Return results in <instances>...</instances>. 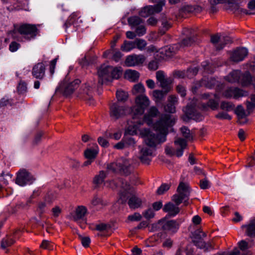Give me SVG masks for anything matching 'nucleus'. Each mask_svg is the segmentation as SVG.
I'll list each match as a JSON object with an SVG mask.
<instances>
[{"instance_id":"obj_1","label":"nucleus","mask_w":255,"mask_h":255,"mask_svg":"<svg viewBox=\"0 0 255 255\" xmlns=\"http://www.w3.org/2000/svg\"><path fill=\"white\" fill-rule=\"evenodd\" d=\"M175 123V119L168 114L162 115L159 120L153 125V128L159 133L155 134L148 129H140L138 128L137 134L139 133L141 137L145 138L144 142L147 146L154 148L157 144L164 142L166 140V135L168 133L169 128L172 127Z\"/></svg>"},{"instance_id":"obj_2","label":"nucleus","mask_w":255,"mask_h":255,"mask_svg":"<svg viewBox=\"0 0 255 255\" xmlns=\"http://www.w3.org/2000/svg\"><path fill=\"white\" fill-rule=\"evenodd\" d=\"M135 105L130 108V111L133 125H129L127 129L128 133L131 135L136 134L138 128L143 124L141 117L145 109L149 106L150 101L147 96L140 94L135 98Z\"/></svg>"},{"instance_id":"obj_3","label":"nucleus","mask_w":255,"mask_h":255,"mask_svg":"<svg viewBox=\"0 0 255 255\" xmlns=\"http://www.w3.org/2000/svg\"><path fill=\"white\" fill-rule=\"evenodd\" d=\"M38 32L36 25L24 23L15 28L11 33V37L18 41H30L35 39Z\"/></svg>"},{"instance_id":"obj_4","label":"nucleus","mask_w":255,"mask_h":255,"mask_svg":"<svg viewBox=\"0 0 255 255\" xmlns=\"http://www.w3.org/2000/svg\"><path fill=\"white\" fill-rule=\"evenodd\" d=\"M107 168L113 172H120L126 175H128L131 172L130 163L128 159L121 157L116 162L108 164Z\"/></svg>"},{"instance_id":"obj_5","label":"nucleus","mask_w":255,"mask_h":255,"mask_svg":"<svg viewBox=\"0 0 255 255\" xmlns=\"http://www.w3.org/2000/svg\"><path fill=\"white\" fill-rule=\"evenodd\" d=\"M177 193L174 194L172 197V200L179 205L182 202L185 206L188 204V200L190 195V189L188 184L181 182L177 189Z\"/></svg>"},{"instance_id":"obj_6","label":"nucleus","mask_w":255,"mask_h":255,"mask_svg":"<svg viewBox=\"0 0 255 255\" xmlns=\"http://www.w3.org/2000/svg\"><path fill=\"white\" fill-rule=\"evenodd\" d=\"M81 81L79 79H75L70 82L68 77L60 83L56 90L62 93L64 96H68L72 94L78 88Z\"/></svg>"},{"instance_id":"obj_7","label":"nucleus","mask_w":255,"mask_h":255,"mask_svg":"<svg viewBox=\"0 0 255 255\" xmlns=\"http://www.w3.org/2000/svg\"><path fill=\"white\" fill-rule=\"evenodd\" d=\"M206 237V234L201 230L196 231L193 235L192 242L194 245L200 249H204L205 252H208L214 249L211 242H205L202 239Z\"/></svg>"},{"instance_id":"obj_8","label":"nucleus","mask_w":255,"mask_h":255,"mask_svg":"<svg viewBox=\"0 0 255 255\" xmlns=\"http://www.w3.org/2000/svg\"><path fill=\"white\" fill-rule=\"evenodd\" d=\"M153 2L157 3L154 6L148 5L143 7L139 12V15L144 17L150 15L160 12L162 9V6L165 4V0H150Z\"/></svg>"},{"instance_id":"obj_9","label":"nucleus","mask_w":255,"mask_h":255,"mask_svg":"<svg viewBox=\"0 0 255 255\" xmlns=\"http://www.w3.org/2000/svg\"><path fill=\"white\" fill-rule=\"evenodd\" d=\"M174 144L176 146H179L180 148H177L176 150L175 151L174 149L169 146H166L165 148V153L170 156H172L176 155L177 157H180L182 155L184 149L187 146L186 141L181 138H178L174 141Z\"/></svg>"},{"instance_id":"obj_10","label":"nucleus","mask_w":255,"mask_h":255,"mask_svg":"<svg viewBox=\"0 0 255 255\" xmlns=\"http://www.w3.org/2000/svg\"><path fill=\"white\" fill-rule=\"evenodd\" d=\"M128 109L119 103H114L110 106V116L112 119L117 120L126 115Z\"/></svg>"},{"instance_id":"obj_11","label":"nucleus","mask_w":255,"mask_h":255,"mask_svg":"<svg viewBox=\"0 0 255 255\" xmlns=\"http://www.w3.org/2000/svg\"><path fill=\"white\" fill-rule=\"evenodd\" d=\"M112 66L102 65L98 70L99 76L98 84L102 85L104 83L111 82L110 72L112 71Z\"/></svg>"},{"instance_id":"obj_12","label":"nucleus","mask_w":255,"mask_h":255,"mask_svg":"<svg viewBox=\"0 0 255 255\" xmlns=\"http://www.w3.org/2000/svg\"><path fill=\"white\" fill-rule=\"evenodd\" d=\"M139 159L142 163L148 165L153 156V149L147 146H139Z\"/></svg>"},{"instance_id":"obj_13","label":"nucleus","mask_w":255,"mask_h":255,"mask_svg":"<svg viewBox=\"0 0 255 255\" xmlns=\"http://www.w3.org/2000/svg\"><path fill=\"white\" fill-rule=\"evenodd\" d=\"M34 179L33 176L25 169L20 170L17 174L15 183L20 186L31 184Z\"/></svg>"},{"instance_id":"obj_14","label":"nucleus","mask_w":255,"mask_h":255,"mask_svg":"<svg viewBox=\"0 0 255 255\" xmlns=\"http://www.w3.org/2000/svg\"><path fill=\"white\" fill-rule=\"evenodd\" d=\"M117 187L121 188L123 191H120V198L122 202H125L127 200V193L130 189V185L122 178H119L114 181Z\"/></svg>"},{"instance_id":"obj_15","label":"nucleus","mask_w":255,"mask_h":255,"mask_svg":"<svg viewBox=\"0 0 255 255\" xmlns=\"http://www.w3.org/2000/svg\"><path fill=\"white\" fill-rule=\"evenodd\" d=\"M156 78L160 83L161 87L166 90V93H168L171 90V80L166 77L164 73L162 71L156 72Z\"/></svg>"},{"instance_id":"obj_16","label":"nucleus","mask_w":255,"mask_h":255,"mask_svg":"<svg viewBox=\"0 0 255 255\" xmlns=\"http://www.w3.org/2000/svg\"><path fill=\"white\" fill-rule=\"evenodd\" d=\"M46 68L42 62L36 64L32 68V75L35 79L42 80L45 76Z\"/></svg>"},{"instance_id":"obj_17","label":"nucleus","mask_w":255,"mask_h":255,"mask_svg":"<svg viewBox=\"0 0 255 255\" xmlns=\"http://www.w3.org/2000/svg\"><path fill=\"white\" fill-rule=\"evenodd\" d=\"M244 0H221V2H225V8L230 10L234 13H241V10L244 8L240 7L239 4Z\"/></svg>"},{"instance_id":"obj_18","label":"nucleus","mask_w":255,"mask_h":255,"mask_svg":"<svg viewBox=\"0 0 255 255\" xmlns=\"http://www.w3.org/2000/svg\"><path fill=\"white\" fill-rule=\"evenodd\" d=\"M145 61V57L142 55H132L128 56L125 61L127 66L131 67L142 64Z\"/></svg>"},{"instance_id":"obj_19","label":"nucleus","mask_w":255,"mask_h":255,"mask_svg":"<svg viewBox=\"0 0 255 255\" xmlns=\"http://www.w3.org/2000/svg\"><path fill=\"white\" fill-rule=\"evenodd\" d=\"M159 112L155 107H151L148 110L147 113L144 116L142 115L141 119L143 120V123H146L148 126H151L153 124V118L156 117Z\"/></svg>"},{"instance_id":"obj_20","label":"nucleus","mask_w":255,"mask_h":255,"mask_svg":"<svg viewBox=\"0 0 255 255\" xmlns=\"http://www.w3.org/2000/svg\"><path fill=\"white\" fill-rule=\"evenodd\" d=\"M183 34L187 36V38H184L181 42V44L183 46H190L195 40V35L194 31L192 29L185 28L183 30Z\"/></svg>"},{"instance_id":"obj_21","label":"nucleus","mask_w":255,"mask_h":255,"mask_svg":"<svg viewBox=\"0 0 255 255\" xmlns=\"http://www.w3.org/2000/svg\"><path fill=\"white\" fill-rule=\"evenodd\" d=\"M81 92L79 97L82 98L85 100L89 101V104L92 105L94 104V100L93 99L92 93V88L89 85L85 84L81 89Z\"/></svg>"},{"instance_id":"obj_22","label":"nucleus","mask_w":255,"mask_h":255,"mask_svg":"<svg viewBox=\"0 0 255 255\" xmlns=\"http://www.w3.org/2000/svg\"><path fill=\"white\" fill-rule=\"evenodd\" d=\"M80 17L81 16L79 12H74L72 13L69 17L67 21L65 23L64 26L65 29H67V28L72 24L74 25L75 27L79 26V24L82 22V20L80 19Z\"/></svg>"},{"instance_id":"obj_23","label":"nucleus","mask_w":255,"mask_h":255,"mask_svg":"<svg viewBox=\"0 0 255 255\" xmlns=\"http://www.w3.org/2000/svg\"><path fill=\"white\" fill-rule=\"evenodd\" d=\"M248 53V52L246 48H238L232 53L231 58L234 62L241 61L247 56Z\"/></svg>"},{"instance_id":"obj_24","label":"nucleus","mask_w":255,"mask_h":255,"mask_svg":"<svg viewBox=\"0 0 255 255\" xmlns=\"http://www.w3.org/2000/svg\"><path fill=\"white\" fill-rule=\"evenodd\" d=\"M185 114L187 118L193 119L196 121H201L202 120V116L198 114L195 108L191 106H187L184 110Z\"/></svg>"},{"instance_id":"obj_25","label":"nucleus","mask_w":255,"mask_h":255,"mask_svg":"<svg viewBox=\"0 0 255 255\" xmlns=\"http://www.w3.org/2000/svg\"><path fill=\"white\" fill-rule=\"evenodd\" d=\"M87 209L83 206H78L75 210L74 213L71 214V219L76 222L83 220L86 213Z\"/></svg>"},{"instance_id":"obj_26","label":"nucleus","mask_w":255,"mask_h":255,"mask_svg":"<svg viewBox=\"0 0 255 255\" xmlns=\"http://www.w3.org/2000/svg\"><path fill=\"white\" fill-rule=\"evenodd\" d=\"M178 206V205H176V204H173L171 202H168L164 205L163 211L164 212L168 213L170 216L174 217L180 212V209Z\"/></svg>"},{"instance_id":"obj_27","label":"nucleus","mask_w":255,"mask_h":255,"mask_svg":"<svg viewBox=\"0 0 255 255\" xmlns=\"http://www.w3.org/2000/svg\"><path fill=\"white\" fill-rule=\"evenodd\" d=\"M163 220L162 230L165 231H171L175 232L179 228V224L176 221L170 220L166 221Z\"/></svg>"},{"instance_id":"obj_28","label":"nucleus","mask_w":255,"mask_h":255,"mask_svg":"<svg viewBox=\"0 0 255 255\" xmlns=\"http://www.w3.org/2000/svg\"><path fill=\"white\" fill-rule=\"evenodd\" d=\"M218 107V101L213 99H210L207 103H202L200 104V107L205 111H208L209 109L213 111L216 110Z\"/></svg>"},{"instance_id":"obj_29","label":"nucleus","mask_w":255,"mask_h":255,"mask_svg":"<svg viewBox=\"0 0 255 255\" xmlns=\"http://www.w3.org/2000/svg\"><path fill=\"white\" fill-rule=\"evenodd\" d=\"M242 228H246V234L250 237H255V217L250 221L247 225H243Z\"/></svg>"},{"instance_id":"obj_30","label":"nucleus","mask_w":255,"mask_h":255,"mask_svg":"<svg viewBox=\"0 0 255 255\" xmlns=\"http://www.w3.org/2000/svg\"><path fill=\"white\" fill-rule=\"evenodd\" d=\"M107 173L103 171H100L99 173L95 176L93 178V183L96 186H99L104 181L106 178Z\"/></svg>"},{"instance_id":"obj_31","label":"nucleus","mask_w":255,"mask_h":255,"mask_svg":"<svg viewBox=\"0 0 255 255\" xmlns=\"http://www.w3.org/2000/svg\"><path fill=\"white\" fill-rule=\"evenodd\" d=\"M241 72L239 70H234L231 72L225 77L226 80L230 83L239 82L241 78Z\"/></svg>"},{"instance_id":"obj_32","label":"nucleus","mask_w":255,"mask_h":255,"mask_svg":"<svg viewBox=\"0 0 255 255\" xmlns=\"http://www.w3.org/2000/svg\"><path fill=\"white\" fill-rule=\"evenodd\" d=\"M125 76L126 78L129 81L135 82L138 80L139 77V74L135 70L128 69L126 71Z\"/></svg>"},{"instance_id":"obj_33","label":"nucleus","mask_w":255,"mask_h":255,"mask_svg":"<svg viewBox=\"0 0 255 255\" xmlns=\"http://www.w3.org/2000/svg\"><path fill=\"white\" fill-rule=\"evenodd\" d=\"M142 204V200L136 196H131L128 202L130 208L136 209L140 207Z\"/></svg>"},{"instance_id":"obj_34","label":"nucleus","mask_w":255,"mask_h":255,"mask_svg":"<svg viewBox=\"0 0 255 255\" xmlns=\"http://www.w3.org/2000/svg\"><path fill=\"white\" fill-rule=\"evenodd\" d=\"M251 82L252 77L249 72H246L244 74H241V78L239 83L243 86H248L251 84Z\"/></svg>"},{"instance_id":"obj_35","label":"nucleus","mask_w":255,"mask_h":255,"mask_svg":"<svg viewBox=\"0 0 255 255\" xmlns=\"http://www.w3.org/2000/svg\"><path fill=\"white\" fill-rule=\"evenodd\" d=\"M248 9L241 10V13H245L247 15L255 14V0H250L248 4Z\"/></svg>"},{"instance_id":"obj_36","label":"nucleus","mask_w":255,"mask_h":255,"mask_svg":"<svg viewBox=\"0 0 255 255\" xmlns=\"http://www.w3.org/2000/svg\"><path fill=\"white\" fill-rule=\"evenodd\" d=\"M168 93H166V90H154L152 92V96L155 102H158L161 101Z\"/></svg>"},{"instance_id":"obj_37","label":"nucleus","mask_w":255,"mask_h":255,"mask_svg":"<svg viewBox=\"0 0 255 255\" xmlns=\"http://www.w3.org/2000/svg\"><path fill=\"white\" fill-rule=\"evenodd\" d=\"M202 83L204 86L212 89L217 84V81L214 78H204L202 79Z\"/></svg>"},{"instance_id":"obj_38","label":"nucleus","mask_w":255,"mask_h":255,"mask_svg":"<svg viewBox=\"0 0 255 255\" xmlns=\"http://www.w3.org/2000/svg\"><path fill=\"white\" fill-rule=\"evenodd\" d=\"M128 23L132 27L137 26L143 23V20L137 16H131L128 18Z\"/></svg>"},{"instance_id":"obj_39","label":"nucleus","mask_w":255,"mask_h":255,"mask_svg":"<svg viewBox=\"0 0 255 255\" xmlns=\"http://www.w3.org/2000/svg\"><path fill=\"white\" fill-rule=\"evenodd\" d=\"M134 48H135L134 41L125 40L121 46V49L125 52H128Z\"/></svg>"},{"instance_id":"obj_40","label":"nucleus","mask_w":255,"mask_h":255,"mask_svg":"<svg viewBox=\"0 0 255 255\" xmlns=\"http://www.w3.org/2000/svg\"><path fill=\"white\" fill-rule=\"evenodd\" d=\"M98 153V150L97 148L94 149H87L84 152L85 156L87 159H91L93 160L95 159Z\"/></svg>"},{"instance_id":"obj_41","label":"nucleus","mask_w":255,"mask_h":255,"mask_svg":"<svg viewBox=\"0 0 255 255\" xmlns=\"http://www.w3.org/2000/svg\"><path fill=\"white\" fill-rule=\"evenodd\" d=\"M112 71L110 72V75L111 77V81L113 79H117L120 77L122 74V71L121 70V68H117L112 66Z\"/></svg>"},{"instance_id":"obj_42","label":"nucleus","mask_w":255,"mask_h":255,"mask_svg":"<svg viewBox=\"0 0 255 255\" xmlns=\"http://www.w3.org/2000/svg\"><path fill=\"white\" fill-rule=\"evenodd\" d=\"M232 40L229 36H222L220 40V46H216V49L220 50L222 49L225 45L228 43H231Z\"/></svg>"},{"instance_id":"obj_43","label":"nucleus","mask_w":255,"mask_h":255,"mask_svg":"<svg viewBox=\"0 0 255 255\" xmlns=\"http://www.w3.org/2000/svg\"><path fill=\"white\" fill-rule=\"evenodd\" d=\"M14 243V240L9 237L3 238L1 242V248L3 249H6L7 247L11 246Z\"/></svg>"},{"instance_id":"obj_44","label":"nucleus","mask_w":255,"mask_h":255,"mask_svg":"<svg viewBox=\"0 0 255 255\" xmlns=\"http://www.w3.org/2000/svg\"><path fill=\"white\" fill-rule=\"evenodd\" d=\"M135 48L139 50H143L147 45L146 41L142 39H136L134 41Z\"/></svg>"},{"instance_id":"obj_45","label":"nucleus","mask_w":255,"mask_h":255,"mask_svg":"<svg viewBox=\"0 0 255 255\" xmlns=\"http://www.w3.org/2000/svg\"><path fill=\"white\" fill-rule=\"evenodd\" d=\"M220 108L223 110L231 111L234 110L235 106L231 102L223 101L221 103Z\"/></svg>"},{"instance_id":"obj_46","label":"nucleus","mask_w":255,"mask_h":255,"mask_svg":"<svg viewBox=\"0 0 255 255\" xmlns=\"http://www.w3.org/2000/svg\"><path fill=\"white\" fill-rule=\"evenodd\" d=\"M91 204L93 206L101 205V206H105L107 205L106 202L104 201L101 198L98 197L97 195H95L91 200Z\"/></svg>"},{"instance_id":"obj_47","label":"nucleus","mask_w":255,"mask_h":255,"mask_svg":"<svg viewBox=\"0 0 255 255\" xmlns=\"http://www.w3.org/2000/svg\"><path fill=\"white\" fill-rule=\"evenodd\" d=\"M210 3L211 4V7L209 9V12L212 13H214L217 12V8L216 6V5L218 3H225L226 4L225 2H221V0H210Z\"/></svg>"},{"instance_id":"obj_48","label":"nucleus","mask_w":255,"mask_h":255,"mask_svg":"<svg viewBox=\"0 0 255 255\" xmlns=\"http://www.w3.org/2000/svg\"><path fill=\"white\" fill-rule=\"evenodd\" d=\"M233 93H234V98L235 99L246 96L247 95L246 92L237 88H233Z\"/></svg>"},{"instance_id":"obj_49","label":"nucleus","mask_w":255,"mask_h":255,"mask_svg":"<svg viewBox=\"0 0 255 255\" xmlns=\"http://www.w3.org/2000/svg\"><path fill=\"white\" fill-rule=\"evenodd\" d=\"M162 27L160 29V33L164 34L166 31L171 27V23L166 19H162L161 22Z\"/></svg>"},{"instance_id":"obj_50","label":"nucleus","mask_w":255,"mask_h":255,"mask_svg":"<svg viewBox=\"0 0 255 255\" xmlns=\"http://www.w3.org/2000/svg\"><path fill=\"white\" fill-rule=\"evenodd\" d=\"M142 215L146 219L149 220L154 218L155 213L153 210L151 208H148L142 212Z\"/></svg>"},{"instance_id":"obj_51","label":"nucleus","mask_w":255,"mask_h":255,"mask_svg":"<svg viewBox=\"0 0 255 255\" xmlns=\"http://www.w3.org/2000/svg\"><path fill=\"white\" fill-rule=\"evenodd\" d=\"M116 96L118 101H125L128 98V94L123 91H118Z\"/></svg>"},{"instance_id":"obj_52","label":"nucleus","mask_w":255,"mask_h":255,"mask_svg":"<svg viewBox=\"0 0 255 255\" xmlns=\"http://www.w3.org/2000/svg\"><path fill=\"white\" fill-rule=\"evenodd\" d=\"M146 29L143 25H139L136 26L135 32L137 36H141L145 34Z\"/></svg>"},{"instance_id":"obj_53","label":"nucleus","mask_w":255,"mask_h":255,"mask_svg":"<svg viewBox=\"0 0 255 255\" xmlns=\"http://www.w3.org/2000/svg\"><path fill=\"white\" fill-rule=\"evenodd\" d=\"M198 72V68L196 67L188 68L187 71V77L191 78L195 76Z\"/></svg>"},{"instance_id":"obj_54","label":"nucleus","mask_w":255,"mask_h":255,"mask_svg":"<svg viewBox=\"0 0 255 255\" xmlns=\"http://www.w3.org/2000/svg\"><path fill=\"white\" fill-rule=\"evenodd\" d=\"M186 10L189 12L198 13L202 11V8L199 5L187 6L185 8Z\"/></svg>"},{"instance_id":"obj_55","label":"nucleus","mask_w":255,"mask_h":255,"mask_svg":"<svg viewBox=\"0 0 255 255\" xmlns=\"http://www.w3.org/2000/svg\"><path fill=\"white\" fill-rule=\"evenodd\" d=\"M145 91V88L143 85L138 84L135 85L133 89L132 92L133 94H136L137 93H140L142 94Z\"/></svg>"},{"instance_id":"obj_56","label":"nucleus","mask_w":255,"mask_h":255,"mask_svg":"<svg viewBox=\"0 0 255 255\" xmlns=\"http://www.w3.org/2000/svg\"><path fill=\"white\" fill-rule=\"evenodd\" d=\"M170 188V185L167 184H162L157 190L156 193L158 195H161L167 191Z\"/></svg>"},{"instance_id":"obj_57","label":"nucleus","mask_w":255,"mask_h":255,"mask_svg":"<svg viewBox=\"0 0 255 255\" xmlns=\"http://www.w3.org/2000/svg\"><path fill=\"white\" fill-rule=\"evenodd\" d=\"M236 113L241 119L247 116L245 110L241 105L238 106L236 110Z\"/></svg>"},{"instance_id":"obj_58","label":"nucleus","mask_w":255,"mask_h":255,"mask_svg":"<svg viewBox=\"0 0 255 255\" xmlns=\"http://www.w3.org/2000/svg\"><path fill=\"white\" fill-rule=\"evenodd\" d=\"M182 135L187 139H191L192 136L190 134V130L186 127H183L180 128Z\"/></svg>"},{"instance_id":"obj_59","label":"nucleus","mask_w":255,"mask_h":255,"mask_svg":"<svg viewBox=\"0 0 255 255\" xmlns=\"http://www.w3.org/2000/svg\"><path fill=\"white\" fill-rule=\"evenodd\" d=\"M163 220H160L156 223L152 224L151 225L150 231L155 232L159 231L160 227L162 229Z\"/></svg>"},{"instance_id":"obj_60","label":"nucleus","mask_w":255,"mask_h":255,"mask_svg":"<svg viewBox=\"0 0 255 255\" xmlns=\"http://www.w3.org/2000/svg\"><path fill=\"white\" fill-rule=\"evenodd\" d=\"M221 37L222 36H219L218 34L211 36V41L214 44L216 48V46H220Z\"/></svg>"},{"instance_id":"obj_61","label":"nucleus","mask_w":255,"mask_h":255,"mask_svg":"<svg viewBox=\"0 0 255 255\" xmlns=\"http://www.w3.org/2000/svg\"><path fill=\"white\" fill-rule=\"evenodd\" d=\"M20 47V44L16 41H12L9 45V50L11 52L16 51Z\"/></svg>"},{"instance_id":"obj_62","label":"nucleus","mask_w":255,"mask_h":255,"mask_svg":"<svg viewBox=\"0 0 255 255\" xmlns=\"http://www.w3.org/2000/svg\"><path fill=\"white\" fill-rule=\"evenodd\" d=\"M58 58H55L52 60H51L50 62L49 65V72L50 73V75L51 76H53L55 72V69L56 67V65L57 62Z\"/></svg>"},{"instance_id":"obj_63","label":"nucleus","mask_w":255,"mask_h":255,"mask_svg":"<svg viewBox=\"0 0 255 255\" xmlns=\"http://www.w3.org/2000/svg\"><path fill=\"white\" fill-rule=\"evenodd\" d=\"M40 247L44 249L48 250H53L54 248V245L50 243L48 241H43L40 245Z\"/></svg>"},{"instance_id":"obj_64","label":"nucleus","mask_w":255,"mask_h":255,"mask_svg":"<svg viewBox=\"0 0 255 255\" xmlns=\"http://www.w3.org/2000/svg\"><path fill=\"white\" fill-rule=\"evenodd\" d=\"M142 218L141 215L137 212L128 216V219L130 221H139Z\"/></svg>"}]
</instances>
